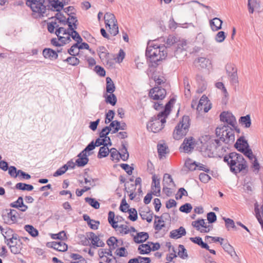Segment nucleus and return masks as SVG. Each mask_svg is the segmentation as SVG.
Wrapping results in <instances>:
<instances>
[{
  "label": "nucleus",
  "mask_w": 263,
  "mask_h": 263,
  "mask_svg": "<svg viewBox=\"0 0 263 263\" xmlns=\"http://www.w3.org/2000/svg\"><path fill=\"white\" fill-rule=\"evenodd\" d=\"M178 42V39L175 36L169 35L165 45H160L156 43V41H150L147 44L145 51V55L152 66L158 65V62L161 61L167 56V48L172 46L174 44Z\"/></svg>",
  "instance_id": "obj_1"
},
{
  "label": "nucleus",
  "mask_w": 263,
  "mask_h": 263,
  "mask_svg": "<svg viewBox=\"0 0 263 263\" xmlns=\"http://www.w3.org/2000/svg\"><path fill=\"white\" fill-rule=\"evenodd\" d=\"M175 99H171L165 104L164 109L160 112L156 116L152 117L147 124V129L155 133H158L162 129L166 122V118L170 114L172 104L174 103Z\"/></svg>",
  "instance_id": "obj_2"
},
{
  "label": "nucleus",
  "mask_w": 263,
  "mask_h": 263,
  "mask_svg": "<svg viewBox=\"0 0 263 263\" xmlns=\"http://www.w3.org/2000/svg\"><path fill=\"white\" fill-rule=\"evenodd\" d=\"M223 161L229 166L230 171L236 175L240 172L245 174L248 172L247 162L241 154L230 153L224 157Z\"/></svg>",
  "instance_id": "obj_3"
},
{
  "label": "nucleus",
  "mask_w": 263,
  "mask_h": 263,
  "mask_svg": "<svg viewBox=\"0 0 263 263\" xmlns=\"http://www.w3.org/2000/svg\"><path fill=\"white\" fill-rule=\"evenodd\" d=\"M226 135L225 131L223 133H221L219 136H216L219 137V139H211L204 144L202 145L201 151L202 152L204 156L212 157L214 156L215 151L221 146L220 137H223Z\"/></svg>",
  "instance_id": "obj_4"
},
{
  "label": "nucleus",
  "mask_w": 263,
  "mask_h": 263,
  "mask_svg": "<svg viewBox=\"0 0 263 263\" xmlns=\"http://www.w3.org/2000/svg\"><path fill=\"white\" fill-rule=\"evenodd\" d=\"M190 118L188 116H183L173 132V137L175 140H180L185 136L189 132L190 127Z\"/></svg>",
  "instance_id": "obj_5"
},
{
  "label": "nucleus",
  "mask_w": 263,
  "mask_h": 263,
  "mask_svg": "<svg viewBox=\"0 0 263 263\" xmlns=\"http://www.w3.org/2000/svg\"><path fill=\"white\" fill-rule=\"evenodd\" d=\"M224 131L226 135L220 137L221 141L228 144H232L235 141L234 132L233 128L228 125L221 124L218 126L215 129L216 135L219 136L220 133H223Z\"/></svg>",
  "instance_id": "obj_6"
},
{
  "label": "nucleus",
  "mask_w": 263,
  "mask_h": 263,
  "mask_svg": "<svg viewBox=\"0 0 263 263\" xmlns=\"http://www.w3.org/2000/svg\"><path fill=\"white\" fill-rule=\"evenodd\" d=\"M68 15L69 16L66 20L62 18H58V19L59 20L60 22L63 23L64 25H67L68 27H69V31L71 33L70 37H72L73 40L77 41V43L81 44L80 41L82 40L79 33L76 31L77 20L74 16L70 15L69 13H68Z\"/></svg>",
  "instance_id": "obj_7"
},
{
  "label": "nucleus",
  "mask_w": 263,
  "mask_h": 263,
  "mask_svg": "<svg viewBox=\"0 0 263 263\" xmlns=\"http://www.w3.org/2000/svg\"><path fill=\"white\" fill-rule=\"evenodd\" d=\"M235 147L239 152L242 153L250 160H253L256 157L253 155V152L249 148V144L243 137H240L237 139L234 144Z\"/></svg>",
  "instance_id": "obj_8"
},
{
  "label": "nucleus",
  "mask_w": 263,
  "mask_h": 263,
  "mask_svg": "<svg viewBox=\"0 0 263 263\" xmlns=\"http://www.w3.org/2000/svg\"><path fill=\"white\" fill-rule=\"evenodd\" d=\"M126 144L122 142V148L120 149V152H118L116 148H112L109 151L110 153V157L112 160H117L119 161L121 158L123 161H126L129 157V154L127 152V149L126 146Z\"/></svg>",
  "instance_id": "obj_9"
},
{
  "label": "nucleus",
  "mask_w": 263,
  "mask_h": 263,
  "mask_svg": "<svg viewBox=\"0 0 263 263\" xmlns=\"http://www.w3.org/2000/svg\"><path fill=\"white\" fill-rule=\"evenodd\" d=\"M26 4L30 6L33 12L43 15L46 11V8L43 3L44 0H26Z\"/></svg>",
  "instance_id": "obj_10"
},
{
  "label": "nucleus",
  "mask_w": 263,
  "mask_h": 263,
  "mask_svg": "<svg viewBox=\"0 0 263 263\" xmlns=\"http://www.w3.org/2000/svg\"><path fill=\"white\" fill-rule=\"evenodd\" d=\"M166 91L164 88L160 86H155L150 89L148 96L154 100H162L166 96Z\"/></svg>",
  "instance_id": "obj_11"
},
{
  "label": "nucleus",
  "mask_w": 263,
  "mask_h": 263,
  "mask_svg": "<svg viewBox=\"0 0 263 263\" xmlns=\"http://www.w3.org/2000/svg\"><path fill=\"white\" fill-rule=\"evenodd\" d=\"M115 213L112 211H109L108 213V222L112 227L114 229L118 228V230L120 233L122 234H127L129 233V228L125 224H121L118 226L117 223V221L114 220Z\"/></svg>",
  "instance_id": "obj_12"
},
{
  "label": "nucleus",
  "mask_w": 263,
  "mask_h": 263,
  "mask_svg": "<svg viewBox=\"0 0 263 263\" xmlns=\"http://www.w3.org/2000/svg\"><path fill=\"white\" fill-rule=\"evenodd\" d=\"M226 69L231 83L236 84L238 83L237 69L233 64H228L226 66Z\"/></svg>",
  "instance_id": "obj_13"
},
{
  "label": "nucleus",
  "mask_w": 263,
  "mask_h": 263,
  "mask_svg": "<svg viewBox=\"0 0 263 263\" xmlns=\"http://www.w3.org/2000/svg\"><path fill=\"white\" fill-rule=\"evenodd\" d=\"M220 120L223 122L227 123L229 126L234 127L237 121L234 116L230 112L223 111L220 115Z\"/></svg>",
  "instance_id": "obj_14"
},
{
  "label": "nucleus",
  "mask_w": 263,
  "mask_h": 263,
  "mask_svg": "<svg viewBox=\"0 0 263 263\" xmlns=\"http://www.w3.org/2000/svg\"><path fill=\"white\" fill-rule=\"evenodd\" d=\"M195 140L193 137H190L188 138L184 139L183 142L181 144L180 148H182L185 153L192 151L195 146Z\"/></svg>",
  "instance_id": "obj_15"
},
{
  "label": "nucleus",
  "mask_w": 263,
  "mask_h": 263,
  "mask_svg": "<svg viewBox=\"0 0 263 263\" xmlns=\"http://www.w3.org/2000/svg\"><path fill=\"white\" fill-rule=\"evenodd\" d=\"M209 102V100H208V97L205 95H203L199 101V103L197 106L196 109L197 110L200 111L202 109H203L204 111L205 112H208V111L211 109V104L210 103L208 106L207 105L208 104Z\"/></svg>",
  "instance_id": "obj_16"
},
{
  "label": "nucleus",
  "mask_w": 263,
  "mask_h": 263,
  "mask_svg": "<svg viewBox=\"0 0 263 263\" xmlns=\"http://www.w3.org/2000/svg\"><path fill=\"white\" fill-rule=\"evenodd\" d=\"M106 243L109 248L112 250H114L123 245V241L122 239H118L114 236L110 237L106 241Z\"/></svg>",
  "instance_id": "obj_17"
},
{
  "label": "nucleus",
  "mask_w": 263,
  "mask_h": 263,
  "mask_svg": "<svg viewBox=\"0 0 263 263\" xmlns=\"http://www.w3.org/2000/svg\"><path fill=\"white\" fill-rule=\"evenodd\" d=\"M17 212L15 210H10L7 214L3 215V219L8 224L13 223L16 221Z\"/></svg>",
  "instance_id": "obj_18"
},
{
  "label": "nucleus",
  "mask_w": 263,
  "mask_h": 263,
  "mask_svg": "<svg viewBox=\"0 0 263 263\" xmlns=\"http://www.w3.org/2000/svg\"><path fill=\"white\" fill-rule=\"evenodd\" d=\"M88 239L91 240L93 247H103L105 243L100 240L99 237L97 236L93 232H89L87 234Z\"/></svg>",
  "instance_id": "obj_19"
},
{
  "label": "nucleus",
  "mask_w": 263,
  "mask_h": 263,
  "mask_svg": "<svg viewBox=\"0 0 263 263\" xmlns=\"http://www.w3.org/2000/svg\"><path fill=\"white\" fill-rule=\"evenodd\" d=\"M10 206L17 208L22 212H25L28 209V206L24 204L22 197H19L16 201L11 203Z\"/></svg>",
  "instance_id": "obj_20"
},
{
  "label": "nucleus",
  "mask_w": 263,
  "mask_h": 263,
  "mask_svg": "<svg viewBox=\"0 0 263 263\" xmlns=\"http://www.w3.org/2000/svg\"><path fill=\"white\" fill-rule=\"evenodd\" d=\"M152 189L153 191V194L156 196H159L160 195V180L159 179L156 180L155 174L152 177Z\"/></svg>",
  "instance_id": "obj_21"
},
{
  "label": "nucleus",
  "mask_w": 263,
  "mask_h": 263,
  "mask_svg": "<svg viewBox=\"0 0 263 263\" xmlns=\"http://www.w3.org/2000/svg\"><path fill=\"white\" fill-rule=\"evenodd\" d=\"M83 220L86 221L87 225L92 230H97L100 224V222L97 220L90 219L87 215H83Z\"/></svg>",
  "instance_id": "obj_22"
},
{
  "label": "nucleus",
  "mask_w": 263,
  "mask_h": 263,
  "mask_svg": "<svg viewBox=\"0 0 263 263\" xmlns=\"http://www.w3.org/2000/svg\"><path fill=\"white\" fill-rule=\"evenodd\" d=\"M0 230L4 237L5 242L6 244L7 242H9V239H10L11 237L15 234L14 233L13 230L8 227L3 228L2 226H0Z\"/></svg>",
  "instance_id": "obj_23"
},
{
  "label": "nucleus",
  "mask_w": 263,
  "mask_h": 263,
  "mask_svg": "<svg viewBox=\"0 0 263 263\" xmlns=\"http://www.w3.org/2000/svg\"><path fill=\"white\" fill-rule=\"evenodd\" d=\"M43 55L45 59L54 60L58 58L57 52L50 48H45L43 51Z\"/></svg>",
  "instance_id": "obj_24"
},
{
  "label": "nucleus",
  "mask_w": 263,
  "mask_h": 263,
  "mask_svg": "<svg viewBox=\"0 0 263 263\" xmlns=\"http://www.w3.org/2000/svg\"><path fill=\"white\" fill-rule=\"evenodd\" d=\"M157 150L159 159H163L165 157V155L169 153V149L166 144H158L157 145Z\"/></svg>",
  "instance_id": "obj_25"
},
{
  "label": "nucleus",
  "mask_w": 263,
  "mask_h": 263,
  "mask_svg": "<svg viewBox=\"0 0 263 263\" xmlns=\"http://www.w3.org/2000/svg\"><path fill=\"white\" fill-rule=\"evenodd\" d=\"M186 234L185 229L183 227H180L178 229L173 230L170 233V237L174 239H178Z\"/></svg>",
  "instance_id": "obj_26"
},
{
  "label": "nucleus",
  "mask_w": 263,
  "mask_h": 263,
  "mask_svg": "<svg viewBox=\"0 0 263 263\" xmlns=\"http://www.w3.org/2000/svg\"><path fill=\"white\" fill-rule=\"evenodd\" d=\"M209 24L211 29L216 31L221 28L222 21L218 17H215L210 21Z\"/></svg>",
  "instance_id": "obj_27"
},
{
  "label": "nucleus",
  "mask_w": 263,
  "mask_h": 263,
  "mask_svg": "<svg viewBox=\"0 0 263 263\" xmlns=\"http://www.w3.org/2000/svg\"><path fill=\"white\" fill-rule=\"evenodd\" d=\"M149 235L147 232H139L134 236V240L137 243H140L145 241L148 239Z\"/></svg>",
  "instance_id": "obj_28"
},
{
  "label": "nucleus",
  "mask_w": 263,
  "mask_h": 263,
  "mask_svg": "<svg viewBox=\"0 0 263 263\" xmlns=\"http://www.w3.org/2000/svg\"><path fill=\"white\" fill-rule=\"evenodd\" d=\"M104 19L106 26H110L117 23L115 15L111 13L107 12L105 14Z\"/></svg>",
  "instance_id": "obj_29"
},
{
  "label": "nucleus",
  "mask_w": 263,
  "mask_h": 263,
  "mask_svg": "<svg viewBox=\"0 0 263 263\" xmlns=\"http://www.w3.org/2000/svg\"><path fill=\"white\" fill-rule=\"evenodd\" d=\"M78 157L79 158L76 160L75 162H73L72 161H69L66 164H65V165L67 166L68 169L73 168L76 165L78 166H82V152L79 154Z\"/></svg>",
  "instance_id": "obj_30"
},
{
  "label": "nucleus",
  "mask_w": 263,
  "mask_h": 263,
  "mask_svg": "<svg viewBox=\"0 0 263 263\" xmlns=\"http://www.w3.org/2000/svg\"><path fill=\"white\" fill-rule=\"evenodd\" d=\"M52 248L59 251L64 252L67 250L68 246L63 240H60L59 241L53 242Z\"/></svg>",
  "instance_id": "obj_31"
},
{
  "label": "nucleus",
  "mask_w": 263,
  "mask_h": 263,
  "mask_svg": "<svg viewBox=\"0 0 263 263\" xmlns=\"http://www.w3.org/2000/svg\"><path fill=\"white\" fill-rule=\"evenodd\" d=\"M248 6L249 12L253 13L255 9L259 8V2L257 0H248Z\"/></svg>",
  "instance_id": "obj_32"
},
{
  "label": "nucleus",
  "mask_w": 263,
  "mask_h": 263,
  "mask_svg": "<svg viewBox=\"0 0 263 263\" xmlns=\"http://www.w3.org/2000/svg\"><path fill=\"white\" fill-rule=\"evenodd\" d=\"M190 239L193 242L197 244L200 246L202 248L209 249V246L206 243L204 242L201 237L197 236L195 237H191Z\"/></svg>",
  "instance_id": "obj_33"
},
{
  "label": "nucleus",
  "mask_w": 263,
  "mask_h": 263,
  "mask_svg": "<svg viewBox=\"0 0 263 263\" xmlns=\"http://www.w3.org/2000/svg\"><path fill=\"white\" fill-rule=\"evenodd\" d=\"M195 63L198 64L197 66L202 68H205L208 66V65L210 64V62L209 59L200 57L195 60Z\"/></svg>",
  "instance_id": "obj_34"
},
{
  "label": "nucleus",
  "mask_w": 263,
  "mask_h": 263,
  "mask_svg": "<svg viewBox=\"0 0 263 263\" xmlns=\"http://www.w3.org/2000/svg\"><path fill=\"white\" fill-rule=\"evenodd\" d=\"M106 92L107 93H112L115 91V85L110 77H107L106 79Z\"/></svg>",
  "instance_id": "obj_35"
},
{
  "label": "nucleus",
  "mask_w": 263,
  "mask_h": 263,
  "mask_svg": "<svg viewBox=\"0 0 263 263\" xmlns=\"http://www.w3.org/2000/svg\"><path fill=\"white\" fill-rule=\"evenodd\" d=\"M107 144H104V146L100 147L99 151L98 154V158L101 159L104 157H107L109 153V149L107 147Z\"/></svg>",
  "instance_id": "obj_36"
},
{
  "label": "nucleus",
  "mask_w": 263,
  "mask_h": 263,
  "mask_svg": "<svg viewBox=\"0 0 263 263\" xmlns=\"http://www.w3.org/2000/svg\"><path fill=\"white\" fill-rule=\"evenodd\" d=\"M141 254H149L151 251V247L150 243L142 244L140 245L138 249Z\"/></svg>",
  "instance_id": "obj_37"
},
{
  "label": "nucleus",
  "mask_w": 263,
  "mask_h": 263,
  "mask_svg": "<svg viewBox=\"0 0 263 263\" xmlns=\"http://www.w3.org/2000/svg\"><path fill=\"white\" fill-rule=\"evenodd\" d=\"M69 0H56L53 4V7L57 11L62 10L64 5L68 4Z\"/></svg>",
  "instance_id": "obj_38"
},
{
  "label": "nucleus",
  "mask_w": 263,
  "mask_h": 263,
  "mask_svg": "<svg viewBox=\"0 0 263 263\" xmlns=\"http://www.w3.org/2000/svg\"><path fill=\"white\" fill-rule=\"evenodd\" d=\"M193 227L195 228L197 230H200V227H202L203 228H208L210 227V226H207L205 224L204 220L203 219H198L197 220L194 221L192 222Z\"/></svg>",
  "instance_id": "obj_39"
},
{
  "label": "nucleus",
  "mask_w": 263,
  "mask_h": 263,
  "mask_svg": "<svg viewBox=\"0 0 263 263\" xmlns=\"http://www.w3.org/2000/svg\"><path fill=\"white\" fill-rule=\"evenodd\" d=\"M81 49H82V43L81 44L76 43L71 47L68 51L71 55H76L79 53L80 50Z\"/></svg>",
  "instance_id": "obj_40"
},
{
  "label": "nucleus",
  "mask_w": 263,
  "mask_h": 263,
  "mask_svg": "<svg viewBox=\"0 0 263 263\" xmlns=\"http://www.w3.org/2000/svg\"><path fill=\"white\" fill-rule=\"evenodd\" d=\"M186 46V43L185 41L179 42L177 44V47L175 51V55L176 58H178L177 55L181 52L185 51V47Z\"/></svg>",
  "instance_id": "obj_41"
},
{
  "label": "nucleus",
  "mask_w": 263,
  "mask_h": 263,
  "mask_svg": "<svg viewBox=\"0 0 263 263\" xmlns=\"http://www.w3.org/2000/svg\"><path fill=\"white\" fill-rule=\"evenodd\" d=\"M139 214L143 220H146L148 222H151L152 220V214L150 211H139Z\"/></svg>",
  "instance_id": "obj_42"
},
{
  "label": "nucleus",
  "mask_w": 263,
  "mask_h": 263,
  "mask_svg": "<svg viewBox=\"0 0 263 263\" xmlns=\"http://www.w3.org/2000/svg\"><path fill=\"white\" fill-rule=\"evenodd\" d=\"M85 202L95 209H99L100 203L95 198L90 197H85L84 199Z\"/></svg>",
  "instance_id": "obj_43"
},
{
  "label": "nucleus",
  "mask_w": 263,
  "mask_h": 263,
  "mask_svg": "<svg viewBox=\"0 0 263 263\" xmlns=\"http://www.w3.org/2000/svg\"><path fill=\"white\" fill-rule=\"evenodd\" d=\"M239 122L242 125H245L246 128H249L251 125V120L249 115L241 117L239 119Z\"/></svg>",
  "instance_id": "obj_44"
},
{
  "label": "nucleus",
  "mask_w": 263,
  "mask_h": 263,
  "mask_svg": "<svg viewBox=\"0 0 263 263\" xmlns=\"http://www.w3.org/2000/svg\"><path fill=\"white\" fill-rule=\"evenodd\" d=\"M222 248L224 250L230 254L232 257L234 255L237 256L234 248L229 243H226L223 245Z\"/></svg>",
  "instance_id": "obj_45"
},
{
  "label": "nucleus",
  "mask_w": 263,
  "mask_h": 263,
  "mask_svg": "<svg viewBox=\"0 0 263 263\" xmlns=\"http://www.w3.org/2000/svg\"><path fill=\"white\" fill-rule=\"evenodd\" d=\"M16 189L23 190V191H32L33 189V186L32 185L24 183H17L15 185Z\"/></svg>",
  "instance_id": "obj_46"
},
{
  "label": "nucleus",
  "mask_w": 263,
  "mask_h": 263,
  "mask_svg": "<svg viewBox=\"0 0 263 263\" xmlns=\"http://www.w3.org/2000/svg\"><path fill=\"white\" fill-rule=\"evenodd\" d=\"M179 251L178 252V255L182 259H186L188 257V255L186 249L182 245H179L178 246Z\"/></svg>",
  "instance_id": "obj_47"
},
{
  "label": "nucleus",
  "mask_w": 263,
  "mask_h": 263,
  "mask_svg": "<svg viewBox=\"0 0 263 263\" xmlns=\"http://www.w3.org/2000/svg\"><path fill=\"white\" fill-rule=\"evenodd\" d=\"M25 230L33 237L37 236L39 234L38 231L31 225H26Z\"/></svg>",
  "instance_id": "obj_48"
},
{
  "label": "nucleus",
  "mask_w": 263,
  "mask_h": 263,
  "mask_svg": "<svg viewBox=\"0 0 263 263\" xmlns=\"http://www.w3.org/2000/svg\"><path fill=\"white\" fill-rule=\"evenodd\" d=\"M183 83L184 85V95L186 97L190 96V88L191 86L189 83V79L187 77H185L183 79Z\"/></svg>",
  "instance_id": "obj_49"
},
{
  "label": "nucleus",
  "mask_w": 263,
  "mask_h": 263,
  "mask_svg": "<svg viewBox=\"0 0 263 263\" xmlns=\"http://www.w3.org/2000/svg\"><path fill=\"white\" fill-rule=\"evenodd\" d=\"M117 101V98L113 93L107 95L105 99L106 103H109L112 106H114L116 104Z\"/></svg>",
  "instance_id": "obj_50"
},
{
  "label": "nucleus",
  "mask_w": 263,
  "mask_h": 263,
  "mask_svg": "<svg viewBox=\"0 0 263 263\" xmlns=\"http://www.w3.org/2000/svg\"><path fill=\"white\" fill-rule=\"evenodd\" d=\"M129 215L128 216V218L133 221H135L137 219L138 216H137V212L136 210L134 208H131L129 209H128V211Z\"/></svg>",
  "instance_id": "obj_51"
},
{
  "label": "nucleus",
  "mask_w": 263,
  "mask_h": 263,
  "mask_svg": "<svg viewBox=\"0 0 263 263\" xmlns=\"http://www.w3.org/2000/svg\"><path fill=\"white\" fill-rule=\"evenodd\" d=\"M171 183H172L173 184H174L172 176L168 174H165L164 175L163 179V186H164L165 185H170Z\"/></svg>",
  "instance_id": "obj_52"
},
{
  "label": "nucleus",
  "mask_w": 263,
  "mask_h": 263,
  "mask_svg": "<svg viewBox=\"0 0 263 263\" xmlns=\"http://www.w3.org/2000/svg\"><path fill=\"white\" fill-rule=\"evenodd\" d=\"M223 219L225 221L226 227L228 230H229L231 228L234 229L236 228L234 221L232 219L225 217H223Z\"/></svg>",
  "instance_id": "obj_53"
},
{
  "label": "nucleus",
  "mask_w": 263,
  "mask_h": 263,
  "mask_svg": "<svg viewBox=\"0 0 263 263\" xmlns=\"http://www.w3.org/2000/svg\"><path fill=\"white\" fill-rule=\"evenodd\" d=\"M66 33H68V35L67 37H66V35H62V36H60V38L59 39V41H60L61 43L62 44H66L67 43H69V42L70 41V32L69 31V27H68V31L66 32Z\"/></svg>",
  "instance_id": "obj_54"
},
{
  "label": "nucleus",
  "mask_w": 263,
  "mask_h": 263,
  "mask_svg": "<svg viewBox=\"0 0 263 263\" xmlns=\"http://www.w3.org/2000/svg\"><path fill=\"white\" fill-rule=\"evenodd\" d=\"M109 27V32L113 36L116 35L119 32V28L117 23L108 26Z\"/></svg>",
  "instance_id": "obj_55"
},
{
  "label": "nucleus",
  "mask_w": 263,
  "mask_h": 263,
  "mask_svg": "<svg viewBox=\"0 0 263 263\" xmlns=\"http://www.w3.org/2000/svg\"><path fill=\"white\" fill-rule=\"evenodd\" d=\"M226 37V33L224 31H221L218 32L215 36V39L217 42H222Z\"/></svg>",
  "instance_id": "obj_56"
},
{
  "label": "nucleus",
  "mask_w": 263,
  "mask_h": 263,
  "mask_svg": "<svg viewBox=\"0 0 263 263\" xmlns=\"http://www.w3.org/2000/svg\"><path fill=\"white\" fill-rule=\"evenodd\" d=\"M115 253L117 256L120 257H126L128 255V252L124 247L118 248L116 250Z\"/></svg>",
  "instance_id": "obj_57"
},
{
  "label": "nucleus",
  "mask_w": 263,
  "mask_h": 263,
  "mask_svg": "<svg viewBox=\"0 0 263 263\" xmlns=\"http://www.w3.org/2000/svg\"><path fill=\"white\" fill-rule=\"evenodd\" d=\"M192 209V206L190 203H186L181 205L179 208L180 211L185 213H190Z\"/></svg>",
  "instance_id": "obj_58"
},
{
  "label": "nucleus",
  "mask_w": 263,
  "mask_h": 263,
  "mask_svg": "<svg viewBox=\"0 0 263 263\" xmlns=\"http://www.w3.org/2000/svg\"><path fill=\"white\" fill-rule=\"evenodd\" d=\"M66 61L73 66L78 65L80 62L79 59L76 57L75 55L67 58Z\"/></svg>",
  "instance_id": "obj_59"
},
{
  "label": "nucleus",
  "mask_w": 263,
  "mask_h": 263,
  "mask_svg": "<svg viewBox=\"0 0 263 263\" xmlns=\"http://www.w3.org/2000/svg\"><path fill=\"white\" fill-rule=\"evenodd\" d=\"M96 147V145L93 141L91 142L86 147L83 149V153L88 154V155H90L92 152L90 151L93 150Z\"/></svg>",
  "instance_id": "obj_60"
},
{
  "label": "nucleus",
  "mask_w": 263,
  "mask_h": 263,
  "mask_svg": "<svg viewBox=\"0 0 263 263\" xmlns=\"http://www.w3.org/2000/svg\"><path fill=\"white\" fill-rule=\"evenodd\" d=\"M84 180L85 182L86 183H90V185L93 186L95 185V180L92 179L91 177L87 175V172L86 171V170H85V172L84 174Z\"/></svg>",
  "instance_id": "obj_61"
},
{
  "label": "nucleus",
  "mask_w": 263,
  "mask_h": 263,
  "mask_svg": "<svg viewBox=\"0 0 263 263\" xmlns=\"http://www.w3.org/2000/svg\"><path fill=\"white\" fill-rule=\"evenodd\" d=\"M164 227V221L161 218L158 219V221H155L154 228L156 230L159 231Z\"/></svg>",
  "instance_id": "obj_62"
},
{
  "label": "nucleus",
  "mask_w": 263,
  "mask_h": 263,
  "mask_svg": "<svg viewBox=\"0 0 263 263\" xmlns=\"http://www.w3.org/2000/svg\"><path fill=\"white\" fill-rule=\"evenodd\" d=\"M67 170V166L66 165H64L63 166H62V167H61L60 168L57 170V171L54 173L53 176L57 177L58 176H61L64 174Z\"/></svg>",
  "instance_id": "obj_63"
},
{
  "label": "nucleus",
  "mask_w": 263,
  "mask_h": 263,
  "mask_svg": "<svg viewBox=\"0 0 263 263\" xmlns=\"http://www.w3.org/2000/svg\"><path fill=\"white\" fill-rule=\"evenodd\" d=\"M207 219L209 223H212L217 220V216L214 212H211L207 214Z\"/></svg>",
  "instance_id": "obj_64"
}]
</instances>
